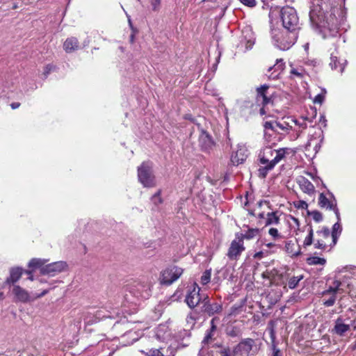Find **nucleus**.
<instances>
[{
    "instance_id": "obj_61",
    "label": "nucleus",
    "mask_w": 356,
    "mask_h": 356,
    "mask_svg": "<svg viewBox=\"0 0 356 356\" xmlns=\"http://www.w3.org/2000/svg\"><path fill=\"white\" fill-rule=\"evenodd\" d=\"M264 106H263L262 108H260V111H259V113L260 114L262 115H264L266 113V111H265V109L264 108Z\"/></svg>"
},
{
    "instance_id": "obj_56",
    "label": "nucleus",
    "mask_w": 356,
    "mask_h": 356,
    "mask_svg": "<svg viewBox=\"0 0 356 356\" xmlns=\"http://www.w3.org/2000/svg\"><path fill=\"white\" fill-rule=\"evenodd\" d=\"M296 126H298L300 128H301L302 129H305L307 128V124L306 122H305V120H302V122H299L298 120V124H295Z\"/></svg>"
},
{
    "instance_id": "obj_16",
    "label": "nucleus",
    "mask_w": 356,
    "mask_h": 356,
    "mask_svg": "<svg viewBox=\"0 0 356 356\" xmlns=\"http://www.w3.org/2000/svg\"><path fill=\"white\" fill-rule=\"evenodd\" d=\"M248 155V151L244 145H238L237 150L233 152L230 161L234 165H238L243 163L247 159Z\"/></svg>"
},
{
    "instance_id": "obj_26",
    "label": "nucleus",
    "mask_w": 356,
    "mask_h": 356,
    "mask_svg": "<svg viewBox=\"0 0 356 356\" xmlns=\"http://www.w3.org/2000/svg\"><path fill=\"white\" fill-rule=\"evenodd\" d=\"M280 222V218L277 216V212L268 213L266 218V226L270 225H277Z\"/></svg>"
},
{
    "instance_id": "obj_8",
    "label": "nucleus",
    "mask_w": 356,
    "mask_h": 356,
    "mask_svg": "<svg viewBox=\"0 0 356 356\" xmlns=\"http://www.w3.org/2000/svg\"><path fill=\"white\" fill-rule=\"evenodd\" d=\"M183 273V270L177 266H171L163 270L161 273L160 282L161 284L170 285Z\"/></svg>"
},
{
    "instance_id": "obj_48",
    "label": "nucleus",
    "mask_w": 356,
    "mask_h": 356,
    "mask_svg": "<svg viewBox=\"0 0 356 356\" xmlns=\"http://www.w3.org/2000/svg\"><path fill=\"white\" fill-rule=\"evenodd\" d=\"M325 96L323 94H318L317 95L314 99V102L315 104H321L324 101Z\"/></svg>"
},
{
    "instance_id": "obj_64",
    "label": "nucleus",
    "mask_w": 356,
    "mask_h": 356,
    "mask_svg": "<svg viewBox=\"0 0 356 356\" xmlns=\"http://www.w3.org/2000/svg\"><path fill=\"white\" fill-rule=\"evenodd\" d=\"M273 15H274V11L272 10V9H270V11L269 13V17L272 19L273 17Z\"/></svg>"
},
{
    "instance_id": "obj_21",
    "label": "nucleus",
    "mask_w": 356,
    "mask_h": 356,
    "mask_svg": "<svg viewBox=\"0 0 356 356\" xmlns=\"http://www.w3.org/2000/svg\"><path fill=\"white\" fill-rule=\"evenodd\" d=\"M284 66L285 65L282 59H277L276 63L268 69V71L273 70V72L269 75V78L272 79H277L280 74L284 70Z\"/></svg>"
},
{
    "instance_id": "obj_27",
    "label": "nucleus",
    "mask_w": 356,
    "mask_h": 356,
    "mask_svg": "<svg viewBox=\"0 0 356 356\" xmlns=\"http://www.w3.org/2000/svg\"><path fill=\"white\" fill-rule=\"evenodd\" d=\"M259 234V229L250 228V229H248V231L245 234H242L241 238H242L243 240V238L249 240V239H252V238H254Z\"/></svg>"
},
{
    "instance_id": "obj_41",
    "label": "nucleus",
    "mask_w": 356,
    "mask_h": 356,
    "mask_svg": "<svg viewBox=\"0 0 356 356\" xmlns=\"http://www.w3.org/2000/svg\"><path fill=\"white\" fill-rule=\"evenodd\" d=\"M291 74H293V75L301 79L304 76L305 71L302 69L298 70V69L292 68L291 70Z\"/></svg>"
},
{
    "instance_id": "obj_7",
    "label": "nucleus",
    "mask_w": 356,
    "mask_h": 356,
    "mask_svg": "<svg viewBox=\"0 0 356 356\" xmlns=\"http://www.w3.org/2000/svg\"><path fill=\"white\" fill-rule=\"evenodd\" d=\"M237 351L240 356H243L244 354L247 356H255L258 352V348L254 339L247 338L235 346V352Z\"/></svg>"
},
{
    "instance_id": "obj_31",
    "label": "nucleus",
    "mask_w": 356,
    "mask_h": 356,
    "mask_svg": "<svg viewBox=\"0 0 356 356\" xmlns=\"http://www.w3.org/2000/svg\"><path fill=\"white\" fill-rule=\"evenodd\" d=\"M272 345H271V356H282V351L277 347L276 342L275 341V337L272 333Z\"/></svg>"
},
{
    "instance_id": "obj_54",
    "label": "nucleus",
    "mask_w": 356,
    "mask_h": 356,
    "mask_svg": "<svg viewBox=\"0 0 356 356\" xmlns=\"http://www.w3.org/2000/svg\"><path fill=\"white\" fill-rule=\"evenodd\" d=\"M54 69L53 65H48L45 67L44 71V78H47L48 74Z\"/></svg>"
},
{
    "instance_id": "obj_43",
    "label": "nucleus",
    "mask_w": 356,
    "mask_h": 356,
    "mask_svg": "<svg viewBox=\"0 0 356 356\" xmlns=\"http://www.w3.org/2000/svg\"><path fill=\"white\" fill-rule=\"evenodd\" d=\"M213 334H214L213 332H209V330H207L206 332L205 337H204V339L202 340V343L204 344L209 343L211 341V340L213 339Z\"/></svg>"
},
{
    "instance_id": "obj_37",
    "label": "nucleus",
    "mask_w": 356,
    "mask_h": 356,
    "mask_svg": "<svg viewBox=\"0 0 356 356\" xmlns=\"http://www.w3.org/2000/svg\"><path fill=\"white\" fill-rule=\"evenodd\" d=\"M265 246L270 249L268 254L275 253L278 249L281 248V245L273 243H266Z\"/></svg>"
},
{
    "instance_id": "obj_53",
    "label": "nucleus",
    "mask_w": 356,
    "mask_h": 356,
    "mask_svg": "<svg viewBox=\"0 0 356 356\" xmlns=\"http://www.w3.org/2000/svg\"><path fill=\"white\" fill-rule=\"evenodd\" d=\"M317 233L322 234L324 237L327 238L330 236V229L327 227H325L321 231L317 232Z\"/></svg>"
},
{
    "instance_id": "obj_23",
    "label": "nucleus",
    "mask_w": 356,
    "mask_h": 356,
    "mask_svg": "<svg viewBox=\"0 0 356 356\" xmlns=\"http://www.w3.org/2000/svg\"><path fill=\"white\" fill-rule=\"evenodd\" d=\"M330 65L332 70H337L339 73H342L344 70V65L341 63L339 58L334 54H331Z\"/></svg>"
},
{
    "instance_id": "obj_42",
    "label": "nucleus",
    "mask_w": 356,
    "mask_h": 356,
    "mask_svg": "<svg viewBox=\"0 0 356 356\" xmlns=\"http://www.w3.org/2000/svg\"><path fill=\"white\" fill-rule=\"evenodd\" d=\"M211 279V273L209 271H205L201 277V282L202 284H206L209 282Z\"/></svg>"
},
{
    "instance_id": "obj_45",
    "label": "nucleus",
    "mask_w": 356,
    "mask_h": 356,
    "mask_svg": "<svg viewBox=\"0 0 356 356\" xmlns=\"http://www.w3.org/2000/svg\"><path fill=\"white\" fill-rule=\"evenodd\" d=\"M93 313H95V314H96L95 317L97 319L98 321H99L101 319H103L104 318H110L111 316L110 315H104L103 314V312L102 310H97V311H94Z\"/></svg>"
},
{
    "instance_id": "obj_57",
    "label": "nucleus",
    "mask_w": 356,
    "mask_h": 356,
    "mask_svg": "<svg viewBox=\"0 0 356 356\" xmlns=\"http://www.w3.org/2000/svg\"><path fill=\"white\" fill-rule=\"evenodd\" d=\"M20 106V104L19 102H13L10 104V106L13 109H16L19 108Z\"/></svg>"
},
{
    "instance_id": "obj_4",
    "label": "nucleus",
    "mask_w": 356,
    "mask_h": 356,
    "mask_svg": "<svg viewBox=\"0 0 356 356\" xmlns=\"http://www.w3.org/2000/svg\"><path fill=\"white\" fill-rule=\"evenodd\" d=\"M152 286L147 277H143L131 284L129 293L138 299H148L151 296Z\"/></svg>"
},
{
    "instance_id": "obj_17",
    "label": "nucleus",
    "mask_w": 356,
    "mask_h": 356,
    "mask_svg": "<svg viewBox=\"0 0 356 356\" xmlns=\"http://www.w3.org/2000/svg\"><path fill=\"white\" fill-rule=\"evenodd\" d=\"M12 293L14 296L15 302H27L30 300L29 293L19 285H13Z\"/></svg>"
},
{
    "instance_id": "obj_62",
    "label": "nucleus",
    "mask_w": 356,
    "mask_h": 356,
    "mask_svg": "<svg viewBox=\"0 0 356 356\" xmlns=\"http://www.w3.org/2000/svg\"><path fill=\"white\" fill-rule=\"evenodd\" d=\"M293 245L291 242H286V245H285V247L286 248V250H288L289 249H290V245Z\"/></svg>"
},
{
    "instance_id": "obj_47",
    "label": "nucleus",
    "mask_w": 356,
    "mask_h": 356,
    "mask_svg": "<svg viewBox=\"0 0 356 356\" xmlns=\"http://www.w3.org/2000/svg\"><path fill=\"white\" fill-rule=\"evenodd\" d=\"M268 254V250L259 251V252H256L254 254V258L260 259L263 258L264 257L267 256Z\"/></svg>"
},
{
    "instance_id": "obj_51",
    "label": "nucleus",
    "mask_w": 356,
    "mask_h": 356,
    "mask_svg": "<svg viewBox=\"0 0 356 356\" xmlns=\"http://www.w3.org/2000/svg\"><path fill=\"white\" fill-rule=\"evenodd\" d=\"M314 246L316 248L325 250L326 248V244L323 241H321L318 240L315 243Z\"/></svg>"
},
{
    "instance_id": "obj_29",
    "label": "nucleus",
    "mask_w": 356,
    "mask_h": 356,
    "mask_svg": "<svg viewBox=\"0 0 356 356\" xmlns=\"http://www.w3.org/2000/svg\"><path fill=\"white\" fill-rule=\"evenodd\" d=\"M340 220H337V222L334 224L332 227V236L334 243L335 244L337 243V239L339 234L341 232V227L339 223Z\"/></svg>"
},
{
    "instance_id": "obj_22",
    "label": "nucleus",
    "mask_w": 356,
    "mask_h": 356,
    "mask_svg": "<svg viewBox=\"0 0 356 356\" xmlns=\"http://www.w3.org/2000/svg\"><path fill=\"white\" fill-rule=\"evenodd\" d=\"M22 270L20 268H13L10 270V276L5 281V284H11L17 282L21 277Z\"/></svg>"
},
{
    "instance_id": "obj_58",
    "label": "nucleus",
    "mask_w": 356,
    "mask_h": 356,
    "mask_svg": "<svg viewBox=\"0 0 356 356\" xmlns=\"http://www.w3.org/2000/svg\"><path fill=\"white\" fill-rule=\"evenodd\" d=\"M48 292H49V290H47V289L44 290L41 293L37 295L36 298H41V297L45 296L47 293H48Z\"/></svg>"
},
{
    "instance_id": "obj_46",
    "label": "nucleus",
    "mask_w": 356,
    "mask_h": 356,
    "mask_svg": "<svg viewBox=\"0 0 356 356\" xmlns=\"http://www.w3.org/2000/svg\"><path fill=\"white\" fill-rule=\"evenodd\" d=\"M295 206L298 209H306L308 207V204L304 200H300L295 203Z\"/></svg>"
},
{
    "instance_id": "obj_34",
    "label": "nucleus",
    "mask_w": 356,
    "mask_h": 356,
    "mask_svg": "<svg viewBox=\"0 0 356 356\" xmlns=\"http://www.w3.org/2000/svg\"><path fill=\"white\" fill-rule=\"evenodd\" d=\"M336 300L337 296L335 294H333V296L330 295V297L328 299H323V305L327 307H332L334 305Z\"/></svg>"
},
{
    "instance_id": "obj_28",
    "label": "nucleus",
    "mask_w": 356,
    "mask_h": 356,
    "mask_svg": "<svg viewBox=\"0 0 356 356\" xmlns=\"http://www.w3.org/2000/svg\"><path fill=\"white\" fill-rule=\"evenodd\" d=\"M303 278H304L303 275H299L293 276V277H291L288 282V286H289V289H295L298 286L299 282L300 280H302Z\"/></svg>"
},
{
    "instance_id": "obj_30",
    "label": "nucleus",
    "mask_w": 356,
    "mask_h": 356,
    "mask_svg": "<svg viewBox=\"0 0 356 356\" xmlns=\"http://www.w3.org/2000/svg\"><path fill=\"white\" fill-rule=\"evenodd\" d=\"M307 263L309 265H325L326 260L324 258L318 257H311L307 259Z\"/></svg>"
},
{
    "instance_id": "obj_2",
    "label": "nucleus",
    "mask_w": 356,
    "mask_h": 356,
    "mask_svg": "<svg viewBox=\"0 0 356 356\" xmlns=\"http://www.w3.org/2000/svg\"><path fill=\"white\" fill-rule=\"evenodd\" d=\"M47 261L48 260L46 259L33 258L29 261V267L33 269L40 268V271L42 275H47L49 276H54L64 271L67 267L66 262L63 261L52 262L44 266Z\"/></svg>"
},
{
    "instance_id": "obj_52",
    "label": "nucleus",
    "mask_w": 356,
    "mask_h": 356,
    "mask_svg": "<svg viewBox=\"0 0 356 356\" xmlns=\"http://www.w3.org/2000/svg\"><path fill=\"white\" fill-rule=\"evenodd\" d=\"M78 42H79L78 40L76 38L72 37V38H67L65 40L64 44H76Z\"/></svg>"
},
{
    "instance_id": "obj_18",
    "label": "nucleus",
    "mask_w": 356,
    "mask_h": 356,
    "mask_svg": "<svg viewBox=\"0 0 356 356\" xmlns=\"http://www.w3.org/2000/svg\"><path fill=\"white\" fill-rule=\"evenodd\" d=\"M199 142L201 147L205 151H209L215 145L211 136L203 129H200Z\"/></svg>"
},
{
    "instance_id": "obj_44",
    "label": "nucleus",
    "mask_w": 356,
    "mask_h": 356,
    "mask_svg": "<svg viewBox=\"0 0 356 356\" xmlns=\"http://www.w3.org/2000/svg\"><path fill=\"white\" fill-rule=\"evenodd\" d=\"M242 4L250 8H254L257 5L256 0H238Z\"/></svg>"
},
{
    "instance_id": "obj_33",
    "label": "nucleus",
    "mask_w": 356,
    "mask_h": 356,
    "mask_svg": "<svg viewBox=\"0 0 356 356\" xmlns=\"http://www.w3.org/2000/svg\"><path fill=\"white\" fill-rule=\"evenodd\" d=\"M313 243V229L312 227H309L308 231V235L306 236V238L304 240L303 245L305 247L309 246L312 245Z\"/></svg>"
},
{
    "instance_id": "obj_24",
    "label": "nucleus",
    "mask_w": 356,
    "mask_h": 356,
    "mask_svg": "<svg viewBox=\"0 0 356 356\" xmlns=\"http://www.w3.org/2000/svg\"><path fill=\"white\" fill-rule=\"evenodd\" d=\"M198 318L199 314L196 311L191 312L186 318L187 327L189 329L193 328Z\"/></svg>"
},
{
    "instance_id": "obj_50",
    "label": "nucleus",
    "mask_w": 356,
    "mask_h": 356,
    "mask_svg": "<svg viewBox=\"0 0 356 356\" xmlns=\"http://www.w3.org/2000/svg\"><path fill=\"white\" fill-rule=\"evenodd\" d=\"M147 356H163V353L158 349L151 350L147 353Z\"/></svg>"
},
{
    "instance_id": "obj_3",
    "label": "nucleus",
    "mask_w": 356,
    "mask_h": 356,
    "mask_svg": "<svg viewBox=\"0 0 356 356\" xmlns=\"http://www.w3.org/2000/svg\"><path fill=\"white\" fill-rule=\"evenodd\" d=\"M320 22L322 26L329 29H334L337 27L339 23L343 21L345 17V11L341 8L334 7L330 11H326L323 15H320Z\"/></svg>"
},
{
    "instance_id": "obj_14",
    "label": "nucleus",
    "mask_w": 356,
    "mask_h": 356,
    "mask_svg": "<svg viewBox=\"0 0 356 356\" xmlns=\"http://www.w3.org/2000/svg\"><path fill=\"white\" fill-rule=\"evenodd\" d=\"M202 310L209 316H213L222 312V305L221 303L210 301L209 296H205L203 299Z\"/></svg>"
},
{
    "instance_id": "obj_5",
    "label": "nucleus",
    "mask_w": 356,
    "mask_h": 356,
    "mask_svg": "<svg viewBox=\"0 0 356 356\" xmlns=\"http://www.w3.org/2000/svg\"><path fill=\"white\" fill-rule=\"evenodd\" d=\"M280 17L283 26L288 31L293 32L300 29L299 18L293 7H283L280 10Z\"/></svg>"
},
{
    "instance_id": "obj_10",
    "label": "nucleus",
    "mask_w": 356,
    "mask_h": 356,
    "mask_svg": "<svg viewBox=\"0 0 356 356\" xmlns=\"http://www.w3.org/2000/svg\"><path fill=\"white\" fill-rule=\"evenodd\" d=\"M244 250L243 240L242 238H238L232 241L227 255L230 260H237Z\"/></svg>"
},
{
    "instance_id": "obj_15",
    "label": "nucleus",
    "mask_w": 356,
    "mask_h": 356,
    "mask_svg": "<svg viewBox=\"0 0 356 356\" xmlns=\"http://www.w3.org/2000/svg\"><path fill=\"white\" fill-rule=\"evenodd\" d=\"M271 95L272 94L269 92V86L266 84L261 86L257 89V103L263 106L272 103Z\"/></svg>"
},
{
    "instance_id": "obj_55",
    "label": "nucleus",
    "mask_w": 356,
    "mask_h": 356,
    "mask_svg": "<svg viewBox=\"0 0 356 356\" xmlns=\"http://www.w3.org/2000/svg\"><path fill=\"white\" fill-rule=\"evenodd\" d=\"M79 46H65V51L66 53H72L76 50Z\"/></svg>"
},
{
    "instance_id": "obj_36",
    "label": "nucleus",
    "mask_w": 356,
    "mask_h": 356,
    "mask_svg": "<svg viewBox=\"0 0 356 356\" xmlns=\"http://www.w3.org/2000/svg\"><path fill=\"white\" fill-rule=\"evenodd\" d=\"M309 214L312 216V218L317 222H319L323 220V215L318 211H312L311 212H309Z\"/></svg>"
},
{
    "instance_id": "obj_60",
    "label": "nucleus",
    "mask_w": 356,
    "mask_h": 356,
    "mask_svg": "<svg viewBox=\"0 0 356 356\" xmlns=\"http://www.w3.org/2000/svg\"><path fill=\"white\" fill-rule=\"evenodd\" d=\"M254 40L253 38H249L247 42V44H254Z\"/></svg>"
},
{
    "instance_id": "obj_25",
    "label": "nucleus",
    "mask_w": 356,
    "mask_h": 356,
    "mask_svg": "<svg viewBox=\"0 0 356 356\" xmlns=\"http://www.w3.org/2000/svg\"><path fill=\"white\" fill-rule=\"evenodd\" d=\"M95 315L93 312H86L83 313L81 318L83 319L86 325H90L98 322Z\"/></svg>"
},
{
    "instance_id": "obj_6",
    "label": "nucleus",
    "mask_w": 356,
    "mask_h": 356,
    "mask_svg": "<svg viewBox=\"0 0 356 356\" xmlns=\"http://www.w3.org/2000/svg\"><path fill=\"white\" fill-rule=\"evenodd\" d=\"M138 177L144 187L152 188L156 186L155 177L152 172V165L149 162H143L138 168Z\"/></svg>"
},
{
    "instance_id": "obj_40",
    "label": "nucleus",
    "mask_w": 356,
    "mask_h": 356,
    "mask_svg": "<svg viewBox=\"0 0 356 356\" xmlns=\"http://www.w3.org/2000/svg\"><path fill=\"white\" fill-rule=\"evenodd\" d=\"M268 234L271 236L274 239H277L282 238V236L280 234L277 229L276 228H270L268 230Z\"/></svg>"
},
{
    "instance_id": "obj_38",
    "label": "nucleus",
    "mask_w": 356,
    "mask_h": 356,
    "mask_svg": "<svg viewBox=\"0 0 356 356\" xmlns=\"http://www.w3.org/2000/svg\"><path fill=\"white\" fill-rule=\"evenodd\" d=\"M153 11H159L161 8V0H149Z\"/></svg>"
},
{
    "instance_id": "obj_63",
    "label": "nucleus",
    "mask_w": 356,
    "mask_h": 356,
    "mask_svg": "<svg viewBox=\"0 0 356 356\" xmlns=\"http://www.w3.org/2000/svg\"><path fill=\"white\" fill-rule=\"evenodd\" d=\"M216 320H217V318H212V319H211V326H212V325H216V324H215V321H216Z\"/></svg>"
},
{
    "instance_id": "obj_39",
    "label": "nucleus",
    "mask_w": 356,
    "mask_h": 356,
    "mask_svg": "<svg viewBox=\"0 0 356 356\" xmlns=\"http://www.w3.org/2000/svg\"><path fill=\"white\" fill-rule=\"evenodd\" d=\"M337 293L338 292L335 290V289L331 285L326 290L322 292V295L323 297H325L326 296L328 295L333 296V294H335L337 296Z\"/></svg>"
},
{
    "instance_id": "obj_32",
    "label": "nucleus",
    "mask_w": 356,
    "mask_h": 356,
    "mask_svg": "<svg viewBox=\"0 0 356 356\" xmlns=\"http://www.w3.org/2000/svg\"><path fill=\"white\" fill-rule=\"evenodd\" d=\"M220 356H240L238 351L235 352V347L233 350L223 348L220 351Z\"/></svg>"
},
{
    "instance_id": "obj_49",
    "label": "nucleus",
    "mask_w": 356,
    "mask_h": 356,
    "mask_svg": "<svg viewBox=\"0 0 356 356\" xmlns=\"http://www.w3.org/2000/svg\"><path fill=\"white\" fill-rule=\"evenodd\" d=\"M332 286L335 289V290L337 292L342 291V289L341 288V281L335 280L332 282Z\"/></svg>"
},
{
    "instance_id": "obj_11",
    "label": "nucleus",
    "mask_w": 356,
    "mask_h": 356,
    "mask_svg": "<svg viewBox=\"0 0 356 356\" xmlns=\"http://www.w3.org/2000/svg\"><path fill=\"white\" fill-rule=\"evenodd\" d=\"M332 200L328 199L323 193H321L318 197V204L321 208L332 210L338 220H340L339 211L337 207V201L332 194H331Z\"/></svg>"
},
{
    "instance_id": "obj_20",
    "label": "nucleus",
    "mask_w": 356,
    "mask_h": 356,
    "mask_svg": "<svg viewBox=\"0 0 356 356\" xmlns=\"http://www.w3.org/2000/svg\"><path fill=\"white\" fill-rule=\"evenodd\" d=\"M297 183L298 184L301 190L309 195L313 194L315 191V188L313 184L304 177H299L297 178Z\"/></svg>"
},
{
    "instance_id": "obj_19",
    "label": "nucleus",
    "mask_w": 356,
    "mask_h": 356,
    "mask_svg": "<svg viewBox=\"0 0 356 356\" xmlns=\"http://www.w3.org/2000/svg\"><path fill=\"white\" fill-rule=\"evenodd\" d=\"M344 320L340 316L338 317L334 321V326L332 329V332L338 336L343 337L345 333L350 330V325L344 323Z\"/></svg>"
},
{
    "instance_id": "obj_12",
    "label": "nucleus",
    "mask_w": 356,
    "mask_h": 356,
    "mask_svg": "<svg viewBox=\"0 0 356 356\" xmlns=\"http://www.w3.org/2000/svg\"><path fill=\"white\" fill-rule=\"evenodd\" d=\"M288 149V148H280V150L277 153V155L275 156V159L273 161V162L271 164H266L264 165L263 167L259 168L258 170L259 177L262 178L266 177L268 172L273 169L275 165L285 157Z\"/></svg>"
},
{
    "instance_id": "obj_35",
    "label": "nucleus",
    "mask_w": 356,
    "mask_h": 356,
    "mask_svg": "<svg viewBox=\"0 0 356 356\" xmlns=\"http://www.w3.org/2000/svg\"><path fill=\"white\" fill-rule=\"evenodd\" d=\"M152 202L155 206H159L162 203L163 200L161 197V191H158L152 197Z\"/></svg>"
},
{
    "instance_id": "obj_1",
    "label": "nucleus",
    "mask_w": 356,
    "mask_h": 356,
    "mask_svg": "<svg viewBox=\"0 0 356 356\" xmlns=\"http://www.w3.org/2000/svg\"><path fill=\"white\" fill-rule=\"evenodd\" d=\"M296 124L298 120L289 116L275 121L266 122L264 124V138L270 142L269 138L273 133L285 136L290 131L293 130V124Z\"/></svg>"
},
{
    "instance_id": "obj_9",
    "label": "nucleus",
    "mask_w": 356,
    "mask_h": 356,
    "mask_svg": "<svg viewBox=\"0 0 356 356\" xmlns=\"http://www.w3.org/2000/svg\"><path fill=\"white\" fill-rule=\"evenodd\" d=\"M207 296L200 293V288L195 284L191 289H188L186 297V302L190 308H195L200 302L203 304L204 296Z\"/></svg>"
},
{
    "instance_id": "obj_59",
    "label": "nucleus",
    "mask_w": 356,
    "mask_h": 356,
    "mask_svg": "<svg viewBox=\"0 0 356 356\" xmlns=\"http://www.w3.org/2000/svg\"><path fill=\"white\" fill-rule=\"evenodd\" d=\"M217 330V327L216 325H212L211 326V328L209 330H208L209 332H215Z\"/></svg>"
},
{
    "instance_id": "obj_13",
    "label": "nucleus",
    "mask_w": 356,
    "mask_h": 356,
    "mask_svg": "<svg viewBox=\"0 0 356 356\" xmlns=\"http://www.w3.org/2000/svg\"><path fill=\"white\" fill-rule=\"evenodd\" d=\"M280 149L275 150L270 146H266L260 150L259 154V161L260 164H271L275 159V156Z\"/></svg>"
}]
</instances>
